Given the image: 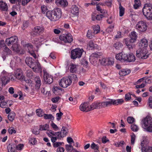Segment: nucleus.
Instances as JSON below:
<instances>
[{"label": "nucleus", "mask_w": 152, "mask_h": 152, "mask_svg": "<svg viewBox=\"0 0 152 152\" xmlns=\"http://www.w3.org/2000/svg\"><path fill=\"white\" fill-rule=\"evenodd\" d=\"M142 152H152V147L147 145L143 141L141 143Z\"/></svg>", "instance_id": "obj_15"}, {"label": "nucleus", "mask_w": 152, "mask_h": 152, "mask_svg": "<svg viewBox=\"0 0 152 152\" xmlns=\"http://www.w3.org/2000/svg\"><path fill=\"white\" fill-rule=\"evenodd\" d=\"M80 109L81 111L86 112L91 110V107H90V104L87 102H85L81 104L80 106Z\"/></svg>", "instance_id": "obj_16"}, {"label": "nucleus", "mask_w": 152, "mask_h": 152, "mask_svg": "<svg viewBox=\"0 0 152 152\" xmlns=\"http://www.w3.org/2000/svg\"><path fill=\"white\" fill-rule=\"evenodd\" d=\"M84 50L83 49L77 48L72 50L71 51V58L73 59L79 58L81 56Z\"/></svg>", "instance_id": "obj_5"}, {"label": "nucleus", "mask_w": 152, "mask_h": 152, "mask_svg": "<svg viewBox=\"0 0 152 152\" xmlns=\"http://www.w3.org/2000/svg\"><path fill=\"white\" fill-rule=\"evenodd\" d=\"M43 116L44 118L45 119H50L52 120L54 119L52 115L50 114H44Z\"/></svg>", "instance_id": "obj_41"}, {"label": "nucleus", "mask_w": 152, "mask_h": 152, "mask_svg": "<svg viewBox=\"0 0 152 152\" xmlns=\"http://www.w3.org/2000/svg\"><path fill=\"white\" fill-rule=\"evenodd\" d=\"M142 127L147 131L152 132V118L146 117L142 122Z\"/></svg>", "instance_id": "obj_4"}, {"label": "nucleus", "mask_w": 152, "mask_h": 152, "mask_svg": "<svg viewBox=\"0 0 152 152\" xmlns=\"http://www.w3.org/2000/svg\"><path fill=\"white\" fill-rule=\"evenodd\" d=\"M2 81V85L1 86H5L8 83L10 82L9 78L7 76H2L1 78Z\"/></svg>", "instance_id": "obj_26"}, {"label": "nucleus", "mask_w": 152, "mask_h": 152, "mask_svg": "<svg viewBox=\"0 0 152 152\" xmlns=\"http://www.w3.org/2000/svg\"><path fill=\"white\" fill-rule=\"evenodd\" d=\"M9 133L10 134H12L13 133H15L16 131L13 128H10L8 129Z\"/></svg>", "instance_id": "obj_58"}, {"label": "nucleus", "mask_w": 152, "mask_h": 152, "mask_svg": "<svg viewBox=\"0 0 152 152\" xmlns=\"http://www.w3.org/2000/svg\"><path fill=\"white\" fill-rule=\"evenodd\" d=\"M96 9L98 11H100L101 13H103L105 12L104 10L102 9L101 7L98 5H97Z\"/></svg>", "instance_id": "obj_62"}, {"label": "nucleus", "mask_w": 152, "mask_h": 152, "mask_svg": "<svg viewBox=\"0 0 152 152\" xmlns=\"http://www.w3.org/2000/svg\"><path fill=\"white\" fill-rule=\"evenodd\" d=\"M62 142H56L53 143V146L54 148H57L61 145Z\"/></svg>", "instance_id": "obj_49"}, {"label": "nucleus", "mask_w": 152, "mask_h": 152, "mask_svg": "<svg viewBox=\"0 0 152 152\" xmlns=\"http://www.w3.org/2000/svg\"><path fill=\"white\" fill-rule=\"evenodd\" d=\"M125 54L123 53H119L116 55L115 58L117 60H118L121 61H124V58H125Z\"/></svg>", "instance_id": "obj_25"}, {"label": "nucleus", "mask_w": 152, "mask_h": 152, "mask_svg": "<svg viewBox=\"0 0 152 152\" xmlns=\"http://www.w3.org/2000/svg\"><path fill=\"white\" fill-rule=\"evenodd\" d=\"M14 77L18 80H24L25 76L23 75L22 70L20 69H18L14 73Z\"/></svg>", "instance_id": "obj_12"}, {"label": "nucleus", "mask_w": 152, "mask_h": 152, "mask_svg": "<svg viewBox=\"0 0 152 152\" xmlns=\"http://www.w3.org/2000/svg\"><path fill=\"white\" fill-rule=\"evenodd\" d=\"M55 135H56L57 136V138L58 139H60L61 137H62L61 134L62 133H61L59 132H57L55 133Z\"/></svg>", "instance_id": "obj_64"}, {"label": "nucleus", "mask_w": 152, "mask_h": 152, "mask_svg": "<svg viewBox=\"0 0 152 152\" xmlns=\"http://www.w3.org/2000/svg\"><path fill=\"white\" fill-rule=\"evenodd\" d=\"M70 71L72 73L75 72L77 70V65L74 64L73 63H71L70 65Z\"/></svg>", "instance_id": "obj_30"}, {"label": "nucleus", "mask_w": 152, "mask_h": 152, "mask_svg": "<svg viewBox=\"0 0 152 152\" xmlns=\"http://www.w3.org/2000/svg\"><path fill=\"white\" fill-rule=\"evenodd\" d=\"M78 7L76 5H72L71 8V12L74 15H78Z\"/></svg>", "instance_id": "obj_24"}, {"label": "nucleus", "mask_w": 152, "mask_h": 152, "mask_svg": "<svg viewBox=\"0 0 152 152\" xmlns=\"http://www.w3.org/2000/svg\"><path fill=\"white\" fill-rule=\"evenodd\" d=\"M125 57L124 58V61H127L129 62L134 61L135 60V57L132 54H125Z\"/></svg>", "instance_id": "obj_17"}, {"label": "nucleus", "mask_w": 152, "mask_h": 152, "mask_svg": "<svg viewBox=\"0 0 152 152\" xmlns=\"http://www.w3.org/2000/svg\"><path fill=\"white\" fill-rule=\"evenodd\" d=\"M95 45L92 41H90L88 44V46L89 47V48L91 49H92L95 47Z\"/></svg>", "instance_id": "obj_44"}, {"label": "nucleus", "mask_w": 152, "mask_h": 152, "mask_svg": "<svg viewBox=\"0 0 152 152\" xmlns=\"http://www.w3.org/2000/svg\"><path fill=\"white\" fill-rule=\"evenodd\" d=\"M94 33H92L90 30H88L87 34V37L89 39H91L94 36Z\"/></svg>", "instance_id": "obj_42"}, {"label": "nucleus", "mask_w": 152, "mask_h": 152, "mask_svg": "<svg viewBox=\"0 0 152 152\" xmlns=\"http://www.w3.org/2000/svg\"><path fill=\"white\" fill-rule=\"evenodd\" d=\"M136 56L139 58L145 59L148 57V54L146 49L141 48L137 50Z\"/></svg>", "instance_id": "obj_6"}, {"label": "nucleus", "mask_w": 152, "mask_h": 152, "mask_svg": "<svg viewBox=\"0 0 152 152\" xmlns=\"http://www.w3.org/2000/svg\"><path fill=\"white\" fill-rule=\"evenodd\" d=\"M7 102H0V106L2 108H5L7 106Z\"/></svg>", "instance_id": "obj_51"}, {"label": "nucleus", "mask_w": 152, "mask_h": 152, "mask_svg": "<svg viewBox=\"0 0 152 152\" xmlns=\"http://www.w3.org/2000/svg\"><path fill=\"white\" fill-rule=\"evenodd\" d=\"M56 4L58 6L65 7L68 5V2L66 0H55Z\"/></svg>", "instance_id": "obj_18"}, {"label": "nucleus", "mask_w": 152, "mask_h": 152, "mask_svg": "<svg viewBox=\"0 0 152 152\" xmlns=\"http://www.w3.org/2000/svg\"><path fill=\"white\" fill-rule=\"evenodd\" d=\"M137 37L136 33L134 31H133L131 32L130 35V39L129 40H130V42H131L134 43L136 41Z\"/></svg>", "instance_id": "obj_23"}, {"label": "nucleus", "mask_w": 152, "mask_h": 152, "mask_svg": "<svg viewBox=\"0 0 152 152\" xmlns=\"http://www.w3.org/2000/svg\"><path fill=\"white\" fill-rule=\"evenodd\" d=\"M62 89L58 86L55 87L53 89V91L55 94H57V92L59 91H61Z\"/></svg>", "instance_id": "obj_48"}, {"label": "nucleus", "mask_w": 152, "mask_h": 152, "mask_svg": "<svg viewBox=\"0 0 152 152\" xmlns=\"http://www.w3.org/2000/svg\"><path fill=\"white\" fill-rule=\"evenodd\" d=\"M91 148L94 150L95 152H99V146L95 144L94 142H93L91 145Z\"/></svg>", "instance_id": "obj_35"}, {"label": "nucleus", "mask_w": 152, "mask_h": 152, "mask_svg": "<svg viewBox=\"0 0 152 152\" xmlns=\"http://www.w3.org/2000/svg\"><path fill=\"white\" fill-rule=\"evenodd\" d=\"M124 141H121L120 142H117L115 144V145L116 147H120L124 145Z\"/></svg>", "instance_id": "obj_53"}, {"label": "nucleus", "mask_w": 152, "mask_h": 152, "mask_svg": "<svg viewBox=\"0 0 152 152\" xmlns=\"http://www.w3.org/2000/svg\"><path fill=\"white\" fill-rule=\"evenodd\" d=\"M16 64H18L21 62V59L18 57H15L14 58Z\"/></svg>", "instance_id": "obj_61"}, {"label": "nucleus", "mask_w": 152, "mask_h": 152, "mask_svg": "<svg viewBox=\"0 0 152 152\" xmlns=\"http://www.w3.org/2000/svg\"><path fill=\"white\" fill-rule=\"evenodd\" d=\"M131 98V95L129 93L126 94L125 96V99L126 101L129 100Z\"/></svg>", "instance_id": "obj_63"}, {"label": "nucleus", "mask_w": 152, "mask_h": 152, "mask_svg": "<svg viewBox=\"0 0 152 152\" xmlns=\"http://www.w3.org/2000/svg\"><path fill=\"white\" fill-rule=\"evenodd\" d=\"M140 46H141L142 48L146 49V48L148 46V42L147 39H141L140 44Z\"/></svg>", "instance_id": "obj_22"}, {"label": "nucleus", "mask_w": 152, "mask_h": 152, "mask_svg": "<svg viewBox=\"0 0 152 152\" xmlns=\"http://www.w3.org/2000/svg\"><path fill=\"white\" fill-rule=\"evenodd\" d=\"M143 15L149 20L152 19V4H144L142 9Z\"/></svg>", "instance_id": "obj_3"}, {"label": "nucleus", "mask_w": 152, "mask_h": 152, "mask_svg": "<svg viewBox=\"0 0 152 152\" xmlns=\"http://www.w3.org/2000/svg\"><path fill=\"white\" fill-rule=\"evenodd\" d=\"M36 113L37 115L40 117H42L43 116L42 110L41 109H38L36 110Z\"/></svg>", "instance_id": "obj_45"}, {"label": "nucleus", "mask_w": 152, "mask_h": 152, "mask_svg": "<svg viewBox=\"0 0 152 152\" xmlns=\"http://www.w3.org/2000/svg\"><path fill=\"white\" fill-rule=\"evenodd\" d=\"M31 0H22L21 3V4L25 6Z\"/></svg>", "instance_id": "obj_56"}, {"label": "nucleus", "mask_w": 152, "mask_h": 152, "mask_svg": "<svg viewBox=\"0 0 152 152\" xmlns=\"http://www.w3.org/2000/svg\"><path fill=\"white\" fill-rule=\"evenodd\" d=\"M136 27L137 29L140 31V32L146 31L147 29V26L145 22L141 21L137 23Z\"/></svg>", "instance_id": "obj_10"}, {"label": "nucleus", "mask_w": 152, "mask_h": 152, "mask_svg": "<svg viewBox=\"0 0 152 152\" xmlns=\"http://www.w3.org/2000/svg\"><path fill=\"white\" fill-rule=\"evenodd\" d=\"M49 128V125L45 124L43 125H40L39 130L40 131L46 130Z\"/></svg>", "instance_id": "obj_39"}, {"label": "nucleus", "mask_w": 152, "mask_h": 152, "mask_svg": "<svg viewBox=\"0 0 152 152\" xmlns=\"http://www.w3.org/2000/svg\"><path fill=\"white\" fill-rule=\"evenodd\" d=\"M94 33V34H97L100 31V27L98 25L94 26L93 28Z\"/></svg>", "instance_id": "obj_38"}, {"label": "nucleus", "mask_w": 152, "mask_h": 152, "mask_svg": "<svg viewBox=\"0 0 152 152\" xmlns=\"http://www.w3.org/2000/svg\"><path fill=\"white\" fill-rule=\"evenodd\" d=\"M64 148L61 147H59L56 150L57 152H64Z\"/></svg>", "instance_id": "obj_60"}, {"label": "nucleus", "mask_w": 152, "mask_h": 152, "mask_svg": "<svg viewBox=\"0 0 152 152\" xmlns=\"http://www.w3.org/2000/svg\"><path fill=\"white\" fill-rule=\"evenodd\" d=\"M91 109H98L102 107V102H95L90 106Z\"/></svg>", "instance_id": "obj_19"}, {"label": "nucleus", "mask_w": 152, "mask_h": 152, "mask_svg": "<svg viewBox=\"0 0 152 152\" xmlns=\"http://www.w3.org/2000/svg\"><path fill=\"white\" fill-rule=\"evenodd\" d=\"M130 70L126 71L125 70H122L119 71V74L121 76H124L129 74L130 73Z\"/></svg>", "instance_id": "obj_34"}, {"label": "nucleus", "mask_w": 152, "mask_h": 152, "mask_svg": "<svg viewBox=\"0 0 152 152\" xmlns=\"http://www.w3.org/2000/svg\"><path fill=\"white\" fill-rule=\"evenodd\" d=\"M135 138V135L133 134L131 136V143L132 144H133L134 143Z\"/></svg>", "instance_id": "obj_59"}, {"label": "nucleus", "mask_w": 152, "mask_h": 152, "mask_svg": "<svg viewBox=\"0 0 152 152\" xmlns=\"http://www.w3.org/2000/svg\"><path fill=\"white\" fill-rule=\"evenodd\" d=\"M100 61L101 64L104 66L112 65L114 63L113 59L111 58H103Z\"/></svg>", "instance_id": "obj_14"}, {"label": "nucleus", "mask_w": 152, "mask_h": 152, "mask_svg": "<svg viewBox=\"0 0 152 152\" xmlns=\"http://www.w3.org/2000/svg\"><path fill=\"white\" fill-rule=\"evenodd\" d=\"M125 44L127 46L128 48L130 50L132 49L133 43L130 42V40L128 38H126L124 39Z\"/></svg>", "instance_id": "obj_27"}, {"label": "nucleus", "mask_w": 152, "mask_h": 152, "mask_svg": "<svg viewBox=\"0 0 152 152\" xmlns=\"http://www.w3.org/2000/svg\"><path fill=\"white\" fill-rule=\"evenodd\" d=\"M119 16L122 17L124 13L125 9L121 6L120 2H119Z\"/></svg>", "instance_id": "obj_32"}, {"label": "nucleus", "mask_w": 152, "mask_h": 152, "mask_svg": "<svg viewBox=\"0 0 152 152\" xmlns=\"http://www.w3.org/2000/svg\"><path fill=\"white\" fill-rule=\"evenodd\" d=\"M10 48L14 51L17 52H18L20 51V49L19 48L17 43L14 45H13L11 46H10Z\"/></svg>", "instance_id": "obj_31"}, {"label": "nucleus", "mask_w": 152, "mask_h": 152, "mask_svg": "<svg viewBox=\"0 0 152 152\" xmlns=\"http://www.w3.org/2000/svg\"><path fill=\"white\" fill-rule=\"evenodd\" d=\"M149 106L152 108V96H150L148 99Z\"/></svg>", "instance_id": "obj_54"}, {"label": "nucleus", "mask_w": 152, "mask_h": 152, "mask_svg": "<svg viewBox=\"0 0 152 152\" xmlns=\"http://www.w3.org/2000/svg\"><path fill=\"white\" fill-rule=\"evenodd\" d=\"M111 100V99H107L105 101L103 102H102V107H105L108 106L112 105Z\"/></svg>", "instance_id": "obj_28"}, {"label": "nucleus", "mask_w": 152, "mask_h": 152, "mask_svg": "<svg viewBox=\"0 0 152 152\" xmlns=\"http://www.w3.org/2000/svg\"><path fill=\"white\" fill-rule=\"evenodd\" d=\"M34 80L36 83V89H39L41 85V82L40 78L39 77H36L35 78Z\"/></svg>", "instance_id": "obj_21"}, {"label": "nucleus", "mask_w": 152, "mask_h": 152, "mask_svg": "<svg viewBox=\"0 0 152 152\" xmlns=\"http://www.w3.org/2000/svg\"><path fill=\"white\" fill-rule=\"evenodd\" d=\"M43 78L45 82L46 83L50 84L53 81V76L48 73L45 70H43Z\"/></svg>", "instance_id": "obj_9"}, {"label": "nucleus", "mask_w": 152, "mask_h": 152, "mask_svg": "<svg viewBox=\"0 0 152 152\" xmlns=\"http://www.w3.org/2000/svg\"><path fill=\"white\" fill-rule=\"evenodd\" d=\"M34 60L31 57H27L25 59V62L33 71L37 72L41 69V67L38 62H34Z\"/></svg>", "instance_id": "obj_2"}, {"label": "nucleus", "mask_w": 152, "mask_h": 152, "mask_svg": "<svg viewBox=\"0 0 152 152\" xmlns=\"http://www.w3.org/2000/svg\"><path fill=\"white\" fill-rule=\"evenodd\" d=\"M132 130L134 132H137L139 129L138 128L137 125L134 124H132L131 126Z\"/></svg>", "instance_id": "obj_43"}, {"label": "nucleus", "mask_w": 152, "mask_h": 152, "mask_svg": "<svg viewBox=\"0 0 152 152\" xmlns=\"http://www.w3.org/2000/svg\"><path fill=\"white\" fill-rule=\"evenodd\" d=\"M8 7L7 4L2 1H0V9L2 11H7Z\"/></svg>", "instance_id": "obj_20"}, {"label": "nucleus", "mask_w": 152, "mask_h": 152, "mask_svg": "<svg viewBox=\"0 0 152 152\" xmlns=\"http://www.w3.org/2000/svg\"><path fill=\"white\" fill-rule=\"evenodd\" d=\"M60 39L64 41L65 43H70L73 40V37L70 33L67 34H63L59 37Z\"/></svg>", "instance_id": "obj_8"}, {"label": "nucleus", "mask_w": 152, "mask_h": 152, "mask_svg": "<svg viewBox=\"0 0 152 152\" xmlns=\"http://www.w3.org/2000/svg\"><path fill=\"white\" fill-rule=\"evenodd\" d=\"M127 121L129 124H132L135 121V119L132 117H129L127 118Z\"/></svg>", "instance_id": "obj_47"}, {"label": "nucleus", "mask_w": 152, "mask_h": 152, "mask_svg": "<svg viewBox=\"0 0 152 152\" xmlns=\"http://www.w3.org/2000/svg\"><path fill=\"white\" fill-rule=\"evenodd\" d=\"M62 12L60 8H56L53 10L49 11L46 12V16L53 21L58 20L61 17Z\"/></svg>", "instance_id": "obj_1"}, {"label": "nucleus", "mask_w": 152, "mask_h": 152, "mask_svg": "<svg viewBox=\"0 0 152 152\" xmlns=\"http://www.w3.org/2000/svg\"><path fill=\"white\" fill-rule=\"evenodd\" d=\"M41 9L42 12L44 14L45 13V12L48 10L47 7L45 5L42 6L41 7Z\"/></svg>", "instance_id": "obj_57"}, {"label": "nucleus", "mask_w": 152, "mask_h": 152, "mask_svg": "<svg viewBox=\"0 0 152 152\" xmlns=\"http://www.w3.org/2000/svg\"><path fill=\"white\" fill-rule=\"evenodd\" d=\"M121 37V33L120 31H118L117 34L115 36V39L120 38Z\"/></svg>", "instance_id": "obj_52"}, {"label": "nucleus", "mask_w": 152, "mask_h": 152, "mask_svg": "<svg viewBox=\"0 0 152 152\" xmlns=\"http://www.w3.org/2000/svg\"><path fill=\"white\" fill-rule=\"evenodd\" d=\"M18 39L17 36H12L7 39L5 40V43L8 46L10 47L13 45L17 43Z\"/></svg>", "instance_id": "obj_11"}, {"label": "nucleus", "mask_w": 152, "mask_h": 152, "mask_svg": "<svg viewBox=\"0 0 152 152\" xmlns=\"http://www.w3.org/2000/svg\"><path fill=\"white\" fill-rule=\"evenodd\" d=\"M24 47L26 49H28V52L33 50V46L31 44L28 43L25 44L24 45Z\"/></svg>", "instance_id": "obj_37"}, {"label": "nucleus", "mask_w": 152, "mask_h": 152, "mask_svg": "<svg viewBox=\"0 0 152 152\" xmlns=\"http://www.w3.org/2000/svg\"><path fill=\"white\" fill-rule=\"evenodd\" d=\"M123 44L120 42H118L113 45V47L117 50H119L122 48Z\"/></svg>", "instance_id": "obj_33"}, {"label": "nucleus", "mask_w": 152, "mask_h": 152, "mask_svg": "<svg viewBox=\"0 0 152 152\" xmlns=\"http://www.w3.org/2000/svg\"><path fill=\"white\" fill-rule=\"evenodd\" d=\"M66 149L67 151H69L73 149V147L70 145H66Z\"/></svg>", "instance_id": "obj_50"}, {"label": "nucleus", "mask_w": 152, "mask_h": 152, "mask_svg": "<svg viewBox=\"0 0 152 152\" xmlns=\"http://www.w3.org/2000/svg\"><path fill=\"white\" fill-rule=\"evenodd\" d=\"M16 147V145L15 143L9 144L7 148L8 152H14V150Z\"/></svg>", "instance_id": "obj_29"}, {"label": "nucleus", "mask_w": 152, "mask_h": 152, "mask_svg": "<svg viewBox=\"0 0 152 152\" xmlns=\"http://www.w3.org/2000/svg\"><path fill=\"white\" fill-rule=\"evenodd\" d=\"M72 83V80L68 77L62 78L59 82V85L61 87L66 88L70 85Z\"/></svg>", "instance_id": "obj_7"}, {"label": "nucleus", "mask_w": 152, "mask_h": 152, "mask_svg": "<svg viewBox=\"0 0 152 152\" xmlns=\"http://www.w3.org/2000/svg\"><path fill=\"white\" fill-rule=\"evenodd\" d=\"M59 111V113H57L56 114V116L57 117V120L59 121L61 119V116L63 115V113L61 112L60 109H58Z\"/></svg>", "instance_id": "obj_46"}, {"label": "nucleus", "mask_w": 152, "mask_h": 152, "mask_svg": "<svg viewBox=\"0 0 152 152\" xmlns=\"http://www.w3.org/2000/svg\"><path fill=\"white\" fill-rule=\"evenodd\" d=\"M44 30V28L42 26H35L32 32V34L35 36H38L40 35L41 33L43 32Z\"/></svg>", "instance_id": "obj_13"}, {"label": "nucleus", "mask_w": 152, "mask_h": 152, "mask_svg": "<svg viewBox=\"0 0 152 152\" xmlns=\"http://www.w3.org/2000/svg\"><path fill=\"white\" fill-rule=\"evenodd\" d=\"M60 99L59 96H56L55 98H53L51 99V101L53 103H56Z\"/></svg>", "instance_id": "obj_55"}, {"label": "nucleus", "mask_w": 152, "mask_h": 152, "mask_svg": "<svg viewBox=\"0 0 152 152\" xmlns=\"http://www.w3.org/2000/svg\"><path fill=\"white\" fill-rule=\"evenodd\" d=\"M15 115V113L14 112H11L10 113L8 116V118L9 120L12 121L14 119Z\"/></svg>", "instance_id": "obj_36"}, {"label": "nucleus", "mask_w": 152, "mask_h": 152, "mask_svg": "<svg viewBox=\"0 0 152 152\" xmlns=\"http://www.w3.org/2000/svg\"><path fill=\"white\" fill-rule=\"evenodd\" d=\"M134 3V7L135 9H137L140 5L141 3L140 0H135Z\"/></svg>", "instance_id": "obj_40"}]
</instances>
